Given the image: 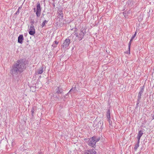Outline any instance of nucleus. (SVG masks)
I'll return each instance as SVG.
<instances>
[{
    "instance_id": "nucleus-1",
    "label": "nucleus",
    "mask_w": 154,
    "mask_h": 154,
    "mask_svg": "<svg viewBox=\"0 0 154 154\" xmlns=\"http://www.w3.org/2000/svg\"><path fill=\"white\" fill-rule=\"evenodd\" d=\"M28 61L25 58H21L17 61L12 66L10 73L12 76H16L19 73L22 72L26 69V65Z\"/></svg>"
},
{
    "instance_id": "nucleus-2",
    "label": "nucleus",
    "mask_w": 154,
    "mask_h": 154,
    "mask_svg": "<svg viewBox=\"0 0 154 154\" xmlns=\"http://www.w3.org/2000/svg\"><path fill=\"white\" fill-rule=\"evenodd\" d=\"M86 28L85 27H82L81 29L80 32L79 33L75 32L74 34V35L76 37L78 38V40L79 41H81L83 38L84 36L86 34Z\"/></svg>"
},
{
    "instance_id": "nucleus-3",
    "label": "nucleus",
    "mask_w": 154,
    "mask_h": 154,
    "mask_svg": "<svg viewBox=\"0 0 154 154\" xmlns=\"http://www.w3.org/2000/svg\"><path fill=\"white\" fill-rule=\"evenodd\" d=\"M34 11L36 12V14L37 17H39L41 15V8L39 2H38L36 4V9L34 8L33 9Z\"/></svg>"
},
{
    "instance_id": "nucleus-4",
    "label": "nucleus",
    "mask_w": 154,
    "mask_h": 154,
    "mask_svg": "<svg viewBox=\"0 0 154 154\" xmlns=\"http://www.w3.org/2000/svg\"><path fill=\"white\" fill-rule=\"evenodd\" d=\"M70 40L69 38H66L63 44L61 45V48L62 49L64 50H66V49H68L70 44Z\"/></svg>"
},
{
    "instance_id": "nucleus-5",
    "label": "nucleus",
    "mask_w": 154,
    "mask_h": 154,
    "mask_svg": "<svg viewBox=\"0 0 154 154\" xmlns=\"http://www.w3.org/2000/svg\"><path fill=\"white\" fill-rule=\"evenodd\" d=\"M55 89L54 91L55 94H63V91H64L63 87L60 85L59 86H57L55 87Z\"/></svg>"
},
{
    "instance_id": "nucleus-6",
    "label": "nucleus",
    "mask_w": 154,
    "mask_h": 154,
    "mask_svg": "<svg viewBox=\"0 0 154 154\" xmlns=\"http://www.w3.org/2000/svg\"><path fill=\"white\" fill-rule=\"evenodd\" d=\"M94 137H92L88 140L87 143L88 145L90 146L95 148L96 147V143L95 140H94L95 138Z\"/></svg>"
},
{
    "instance_id": "nucleus-7",
    "label": "nucleus",
    "mask_w": 154,
    "mask_h": 154,
    "mask_svg": "<svg viewBox=\"0 0 154 154\" xmlns=\"http://www.w3.org/2000/svg\"><path fill=\"white\" fill-rule=\"evenodd\" d=\"M35 31L34 26H30L29 30V34L31 35H33L35 33Z\"/></svg>"
},
{
    "instance_id": "nucleus-8",
    "label": "nucleus",
    "mask_w": 154,
    "mask_h": 154,
    "mask_svg": "<svg viewBox=\"0 0 154 154\" xmlns=\"http://www.w3.org/2000/svg\"><path fill=\"white\" fill-rule=\"evenodd\" d=\"M144 88V85L142 87H140V91L139 92L138 94V98H141L142 95L143 93Z\"/></svg>"
},
{
    "instance_id": "nucleus-9",
    "label": "nucleus",
    "mask_w": 154,
    "mask_h": 154,
    "mask_svg": "<svg viewBox=\"0 0 154 154\" xmlns=\"http://www.w3.org/2000/svg\"><path fill=\"white\" fill-rule=\"evenodd\" d=\"M97 152L94 149H90L84 153L85 154H96Z\"/></svg>"
},
{
    "instance_id": "nucleus-10",
    "label": "nucleus",
    "mask_w": 154,
    "mask_h": 154,
    "mask_svg": "<svg viewBox=\"0 0 154 154\" xmlns=\"http://www.w3.org/2000/svg\"><path fill=\"white\" fill-rule=\"evenodd\" d=\"M23 40L24 38L23 35H20L18 38V42L20 44H22Z\"/></svg>"
},
{
    "instance_id": "nucleus-11",
    "label": "nucleus",
    "mask_w": 154,
    "mask_h": 154,
    "mask_svg": "<svg viewBox=\"0 0 154 154\" xmlns=\"http://www.w3.org/2000/svg\"><path fill=\"white\" fill-rule=\"evenodd\" d=\"M36 110V108L35 106H33L32 107L31 112V119H34V111Z\"/></svg>"
},
{
    "instance_id": "nucleus-12",
    "label": "nucleus",
    "mask_w": 154,
    "mask_h": 154,
    "mask_svg": "<svg viewBox=\"0 0 154 154\" xmlns=\"http://www.w3.org/2000/svg\"><path fill=\"white\" fill-rule=\"evenodd\" d=\"M57 13L58 15L60 16V17H61V18L62 19L63 17V14L62 10L59 9L58 10Z\"/></svg>"
},
{
    "instance_id": "nucleus-13",
    "label": "nucleus",
    "mask_w": 154,
    "mask_h": 154,
    "mask_svg": "<svg viewBox=\"0 0 154 154\" xmlns=\"http://www.w3.org/2000/svg\"><path fill=\"white\" fill-rule=\"evenodd\" d=\"M44 66L42 65L38 70V73L39 74H42L43 72Z\"/></svg>"
},
{
    "instance_id": "nucleus-14",
    "label": "nucleus",
    "mask_w": 154,
    "mask_h": 154,
    "mask_svg": "<svg viewBox=\"0 0 154 154\" xmlns=\"http://www.w3.org/2000/svg\"><path fill=\"white\" fill-rule=\"evenodd\" d=\"M106 116L108 119H110V109H109L107 110L106 113Z\"/></svg>"
},
{
    "instance_id": "nucleus-15",
    "label": "nucleus",
    "mask_w": 154,
    "mask_h": 154,
    "mask_svg": "<svg viewBox=\"0 0 154 154\" xmlns=\"http://www.w3.org/2000/svg\"><path fill=\"white\" fill-rule=\"evenodd\" d=\"M131 42H129L128 43V51H127L126 52H125V53H126L127 54H130V48H131Z\"/></svg>"
},
{
    "instance_id": "nucleus-16",
    "label": "nucleus",
    "mask_w": 154,
    "mask_h": 154,
    "mask_svg": "<svg viewBox=\"0 0 154 154\" xmlns=\"http://www.w3.org/2000/svg\"><path fill=\"white\" fill-rule=\"evenodd\" d=\"M102 122H101L100 121L97 124V125H96L95 126L94 125L95 124H94L93 125L94 126L96 127V128H99V127L100 126V125H101Z\"/></svg>"
},
{
    "instance_id": "nucleus-17",
    "label": "nucleus",
    "mask_w": 154,
    "mask_h": 154,
    "mask_svg": "<svg viewBox=\"0 0 154 154\" xmlns=\"http://www.w3.org/2000/svg\"><path fill=\"white\" fill-rule=\"evenodd\" d=\"M143 134V131L142 130H140V131H139L137 136V137L141 138V137Z\"/></svg>"
},
{
    "instance_id": "nucleus-18",
    "label": "nucleus",
    "mask_w": 154,
    "mask_h": 154,
    "mask_svg": "<svg viewBox=\"0 0 154 154\" xmlns=\"http://www.w3.org/2000/svg\"><path fill=\"white\" fill-rule=\"evenodd\" d=\"M48 21V20H44L43 21V22L41 25V26H42V27H44L45 26V25L46 23H47Z\"/></svg>"
},
{
    "instance_id": "nucleus-19",
    "label": "nucleus",
    "mask_w": 154,
    "mask_h": 154,
    "mask_svg": "<svg viewBox=\"0 0 154 154\" xmlns=\"http://www.w3.org/2000/svg\"><path fill=\"white\" fill-rule=\"evenodd\" d=\"M93 137H95V138H95V139H94V140H95V142L96 143L97 142H98L100 139V137L97 138L96 136H93Z\"/></svg>"
},
{
    "instance_id": "nucleus-20",
    "label": "nucleus",
    "mask_w": 154,
    "mask_h": 154,
    "mask_svg": "<svg viewBox=\"0 0 154 154\" xmlns=\"http://www.w3.org/2000/svg\"><path fill=\"white\" fill-rule=\"evenodd\" d=\"M139 143H137L135 144L134 147V149L135 151H136L137 150V148L139 147Z\"/></svg>"
},
{
    "instance_id": "nucleus-21",
    "label": "nucleus",
    "mask_w": 154,
    "mask_h": 154,
    "mask_svg": "<svg viewBox=\"0 0 154 154\" xmlns=\"http://www.w3.org/2000/svg\"><path fill=\"white\" fill-rule=\"evenodd\" d=\"M128 11L127 10H126L123 13V15H124L125 17H126V15L128 14Z\"/></svg>"
},
{
    "instance_id": "nucleus-22",
    "label": "nucleus",
    "mask_w": 154,
    "mask_h": 154,
    "mask_svg": "<svg viewBox=\"0 0 154 154\" xmlns=\"http://www.w3.org/2000/svg\"><path fill=\"white\" fill-rule=\"evenodd\" d=\"M76 87H75L74 88H72L68 92V93H69L70 92L72 91H74L75 90H76Z\"/></svg>"
},
{
    "instance_id": "nucleus-23",
    "label": "nucleus",
    "mask_w": 154,
    "mask_h": 154,
    "mask_svg": "<svg viewBox=\"0 0 154 154\" xmlns=\"http://www.w3.org/2000/svg\"><path fill=\"white\" fill-rule=\"evenodd\" d=\"M140 99H141V98L137 97V104H139V103H140Z\"/></svg>"
},
{
    "instance_id": "nucleus-24",
    "label": "nucleus",
    "mask_w": 154,
    "mask_h": 154,
    "mask_svg": "<svg viewBox=\"0 0 154 154\" xmlns=\"http://www.w3.org/2000/svg\"><path fill=\"white\" fill-rule=\"evenodd\" d=\"M136 35H137V32H136L131 37V38L134 39V38L136 36Z\"/></svg>"
},
{
    "instance_id": "nucleus-25",
    "label": "nucleus",
    "mask_w": 154,
    "mask_h": 154,
    "mask_svg": "<svg viewBox=\"0 0 154 154\" xmlns=\"http://www.w3.org/2000/svg\"><path fill=\"white\" fill-rule=\"evenodd\" d=\"M140 137H137V143H140Z\"/></svg>"
},
{
    "instance_id": "nucleus-26",
    "label": "nucleus",
    "mask_w": 154,
    "mask_h": 154,
    "mask_svg": "<svg viewBox=\"0 0 154 154\" xmlns=\"http://www.w3.org/2000/svg\"><path fill=\"white\" fill-rule=\"evenodd\" d=\"M69 93H68V92L65 95H64V98H67L68 97H69V95H68V94H69Z\"/></svg>"
},
{
    "instance_id": "nucleus-27",
    "label": "nucleus",
    "mask_w": 154,
    "mask_h": 154,
    "mask_svg": "<svg viewBox=\"0 0 154 154\" xmlns=\"http://www.w3.org/2000/svg\"><path fill=\"white\" fill-rule=\"evenodd\" d=\"M19 10H17L16 12L14 14V15H17L19 14Z\"/></svg>"
},
{
    "instance_id": "nucleus-28",
    "label": "nucleus",
    "mask_w": 154,
    "mask_h": 154,
    "mask_svg": "<svg viewBox=\"0 0 154 154\" xmlns=\"http://www.w3.org/2000/svg\"><path fill=\"white\" fill-rule=\"evenodd\" d=\"M53 43H54V44H55V45H56V46H57V45L58 43V42L57 41H54V42Z\"/></svg>"
},
{
    "instance_id": "nucleus-29",
    "label": "nucleus",
    "mask_w": 154,
    "mask_h": 154,
    "mask_svg": "<svg viewBox=\"0 0 154 154\" xmlns=\"http://www.w3.org/2000/svg\"><path fill=\"white\" fill-rule=\"evenodd\" d=\"M52 47H53V48H56V47L57 46H56V45H55V44H54V43H53V44H52Z\"/></svg>"
},
{
    "instance_id": "nucleus-30",
    "label": "nucleus",
    "mask_w": 154,
    "mask_h": 154,
    "mask_svg": "<svg viewBox=\"0 0 154 154\" xmlns=\"http://www.w3.org/2000/svg\"><path fill=\"white\" fill-rule=\"evenodd\" d=\"M30 23H31V26H33V24L34 23V20H33V21H31L30 22Z\"/></svg>"
},
{
    "instance_id": "nucleus-31",
    "label": "nucleus",
    "mask_w": 154,
    "mask_h": 154,
    "mask_svg": "<svg viewBox=\"0 0 154 154\" xmlns=\"http://www.w3.org/2000/svg\"><path fill=\"white\" fill-rule=\"evenodd\" d=\"M108 120L109 121V125H111L112 121H111L110 119V120L108 119Z\"/></svg>"
},
{
    "instance_id": "nucleus-32",
    "label": "nucleus",
    "mask_w": 154,
    "mask_h": 154,
    "mask_svg": "<svg viewBox=\"0 0 154 154\" xmlns=\"http://www.w3.org/2000/svg\"><path fill=\"white\" fill-rule=\"evenodd\" d=\"M151 116L152 118V119H154V114H152L151 115Z\"/></svg>"
},
{
    "instance_id": "nucleus-33",
    "label": "nucleus",
    "mask_w": 154,
    "mask_h": 154,
    "mask_svg": "<svg viewBox=\"0 0 154 154\" xmlns=\"http://www.w3.org/2000/svg\"><path fill=\"white\" fill-rule=\"evenodd\" d=\"M75 30L74 31V32L75 33L78 30V29L77 28H75Z\"/></svg>"
},
{
    "instance_id": "nucleus-34",
    "label": "nucleus",
    "mask_w": 154,
    "mask_h": 154,
    "mask_svg": "<svg viewBox=\"0 0 154 154\" xmlns=\"http://www.w3.org/2000/svg\"><path fill=\"white\" fill-rule=\"evenodd\" d=\"M131 0H129L128 2H127V3L128 4H130L131 3Z\"/></svg>"
},
{
    "instance_id": "nucleus-35",
    "label": "nucleus",
    "mask_w": 154,
    "mask_h": 154,
    "mask_svg": "<svg viewBox=\"0 0 154 154\" xmlns=\"http://www.w3.org/2000/svg\"><path fill=\"white\" fill-rule=\"evenodd\" d=\"M21 8H22V6H20V7H19V8L17 10H19H19H21Z\"/></svg>"
},
{
    "instance_id": "nucleus-36",
    "label": "nucleus",
    "mask_w": 154,
    "mask_h": 154,
    "mask_svg": "<svg viewBox=\"0 0 154 154\" xmlns=\"http://www.w3.org/2000/svg\"><path fill=\"white\" fill-rule=\"evenodd\" d=\"M139 104H137V103L136 106V108H135L136 109L137 108L139 107Z\"/></svg>"
},
{
    "instance_id": "nucleus-37",
    "label": "nucleus",
    "mask_w": 154,
    "mask_h": 154,
    "mask_svg": "<svg viewBox=\"0 0 154 154\" xmlns=\"http://www.w3.org/2000/svg\"><path fill=\"white\" fill-rule=\"evenodd\" d=\"M103 124V123H102H102L101 125H100V128L101 129H103V127H102Z\"/></svg>"
},
{
    "instance_id": "nucleus-38",
    "label": "nucleus",
    "mask_w": 154,
    "mask_h": 154,
    "mask_svg": "<svg viewBox=\"0 0 154 154\" xmlns=\"http://www.w3.org/2000/svg\"><path fill=\"white\" fill-rule=\"evenodd\" d=\"M133 39L132 38H131L130 40V42H132V41L133 40Z\"/></svg>"
},
{
    "instance_id": "nucleus-39",
    "label": "nucleus",
    "mask_w": 154,
    "mask_h": 154,
    "mask_svg": "<svg viewBox=\"0 0 154 154\" xmlns=\"http://www.w3.org/2000/svg\"><path fill=\"white\" fill-rule=\"evenodd\" d=\"M53 5L54 7H55V4H54V3H53Z\"/></svg>"
},
{
    "instance_id": "nucleus-40",
    "label": "nucleus",
    "mask_w": 154,
    "mask_h": 154,
    "mask_svg": "<svg viewBox=\"0 0 154 154\" xmlns=\"http://www.w3.org/2000/svg\"><path fill=\"white\" fill-rule=\"evenodd\" d=\"M42 15H42V16H41V17H42H42H43V16H44V15L43 14H42Z\"/></svg>"
},
{
    "instance_id": "nucleus-41",
    "label": "nucleus",
    "mask_w": 154,
    "mask_h": 154,
    "mask_svg": "<svg viewBox=\"0 0 154 154\" xmlns=\"http://www.w3.org/2000/svg\"><path fill=\"white\" fill-rule=\"evenodd\" d=\"M56 98H57V99H59V97L56 96Z\"/></svg>"
},
{
    "instance_id": "nucleus-42",
    "label": "nucleus",
    "mask_w": 154,
    "mask_h": 154,
    "mask_svg": "<svg viewBox=\"0 0 154 154\" xmlns=\"http://www.w3.org/2000/svg\"><path fill=\"white\" fill-rule=\"evenodd\" d=\"M38 154H41V152H38Z\"/></svg>"
},
{
    "instance_id": "nucleus-43",
    "label": "nucleus",
    "mask_w": 154,
    "mask_h": 154,
    "mask_svg": "<svg viewBox=\"0 0 154 154\" xmlns=\"http://www.w3.org/2000/svg\"><path fill=\"white\" fill-rule=\"evenodd\" d=\"M39 77L41 78V76H40Z\"/></svg>"
},
{
    "instance_id": "nucleus-44",
    "label": "nucleus",
    "mask_w": 154,
    "mask_h": 154,
    "mask_svg": "<svg viewBox=\"0 0 154 154\" xmlns=\"http://www.w3.org/2000/svg\"><path fill=\"white\" fill-rule=\"evenodd\" d=\"M53 1H54V0H52Z\"/></svg>"
}]
</instances>
